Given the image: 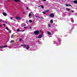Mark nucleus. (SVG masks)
<instances>
[{
    "mask_svg": "<svg viewBox=\"0 0 77 77\" xmlns=\"http://www.w3.org/2000/svg\"><path fill=\"white\" fill-rule=\"evenodd\" d=\"M35 17H38V16H35Z\"/></svg>",
    "mask_w": 77,
    "mask_h": 77,
    "instance_id": "obj_37",
    "label": "nucleus"
},
{
    "mask_svg": "<svg viewBox=\"0 0 77 77\" xmlns=\"http://www.w3.org/2000/svg\"><path fill=\"white\" fill-rule=\"evenodd\" d=\"M10 19H11V20H12V17H11V18H10Z\"/></svg>",
    "mask_w": 77,
    "mask_h": 77,
    "instance_id": "obj_33",
    "label": "nucleus"
},
{
    "mask_svg": "<svg viewBox=\"0 0 77 77\" xmlns=\"http://www.w3.org/2000/svg\"><path fill=\"white\" fill-rule=\"evenodd\" d=\"M13 42H14V41L11 40V43H13Z\"/></svg>",
    "mask_w": 77,
    "mask_h": 77,
    "instance_id": "obj_19",
    "label": "nucleus"
},
{
    "mask_svg": "<svg viewBox=\"0 0 77 77\" xmlns=\"http://www.w3.org/2000/svg\"><path fill=\"white\" fill-rule=\"evenodd\" d=\"M20 30L19 29H17V32H20Z\"/></svg>",
    "mask_w": 77,
    "mask_h": 77,
    "instance_id": "obj_22",
    "label": "nucleus"
},
{
    "mask_svg": "<svg viewBox=\"0 0 77 77\" xmlns=\"http://www.w3.org/2000/svg\"><path fill=\"white\" fill-rule=\"evenodd\" d=\"M22 40V38L20 39V40H19L20 42H21V41Z\"/></svg>",
    "mask_w": 77,
    "mask_h": 77,
    "instance_id": "obj_24",
    "label": "nucleus"
},
{
    "mask_svg": "<svg viewBox=\"0 0 77 77\" xmlns=\"http://www.w3.org/2000/svg\"><path fill=\"white\" fill-rule=\"evenodd\" d=\"M26 9H29V8H28V7H27V8H26Z\"/></svg>",
    "mask_w": 77,
    "mask_h": 77,
    "instance_id": "obj_36",
    "label": "nucleus"
},
{
    "mask_svg": "<svg viewBox=\"0 0 77 77\" xmlns=\"http://www.w3.org/2000/svg\"><path fill=\"white\" fill-rule=\"evenodd\" d=\"M41 7L42 8V9H44V6L42 5Z\"/></svg>",
    "mask_w": 77,
    "mask_h": 77,
    "instance_id": "obj_20",
    "label": "nucleus"
},
{
    "mask_svg": "<svg viewBox=\"0 0 77 77\" xmlns=\"http://www.w3.org/2000/svg\"><path fill=\"white\" fill-rule=\"evenodd\" d=\"M38 7H40L39 6H38Z\"/></svg>",
    "mask_w": 77,
    "mask_h": 77,
    "instance_id": "obj_44",
    "label": "nucleus"
},
{
    "mask_svg": "<svg viewBox=\"0 0 77 77\" xmlns=\"http://www.w3.org/2000/svg\"><path fill=\"white\" fill-rule=\"evenodd\" d=\"M15 18L16 20H18L21 19V18L20 17H16Z\"/></svg>",
    "mask_w": 77,
    "mask_h": 77,
    "instance_id": "obj_4",
    "label": "nucleus"
},
{
    "mask_svg": "<svg viewBox=\"0 0 77 77\" xmlns=\"http://www.w3.org/2000/svg\"><path fill=\"white\" fill-rule=\"evenodd\" d=\"M66 6H70L71 7H72V5H68L67 4H66Z\"/></svg>",
    "mask_w": 77,
    "mask_h": 77,
    "instance_id": "obj_10",
    "label": "nucleus"
},
{
    "mask_svg": "<svg viewBox=\"0 0 77 77\" xmlns=\"http://www.w3.org/2000/svg\"><path fill=\"white\" fill-rule=\"evenodd\" d=\"M26 27H24V29H26Z\"/></svg>",
    "mask_w": 77,
    "mask_h": 77,
    "instance_id": "obj_38",
    "label": "nucleus"
},
{
    "mask_svg": "<svg viewBox=\"0 0 77 77\" xmlns=\"http://www.w3.org/2000/svg\"><path fill=\"white\" fill-rule=\"evenodd\" d=\"M21 26L22 27H24V26H26V24L25 23H22L21 25Z\"/></svg>",
    "mask_w": 77,
    "mask_h": 77,
    "instance_id": "obj_6",
    "label": "nucleus"
},
{
    "mask_svg": "<svg viewBox=\"0 0 77 77\" xmlns=\"http://www.w3.org/2000/svg\"><path fill=\"white\" fill-rule=\"evenodd\" d=\"M14 21H15V19H14Z\"/></svg>",
    "mask_w": 77,
    "mask_h": 77,
    "instance_id": "obj_43",
    "label": "nucleus"
},
{
    "mask_svg": "<svg viewBox=\"0 0 77 77\" xmlns=\"http://www.w3.org/2000/svg\"><path fill=\"white\" fill-rule=\"evenodd\" d=\"M14 1L16 2H20V0H14Z\"/></svg>",
    "mask_w": 77,
    "mask_h": 77,
    "instance_id": "obj_9",
    "label": "nucleus"
},
{
    "mask_svg": "<svg viewBox=\"0 0 77 77\" xmlns=\"http://www.w3.org/2000/svg\"><path fill=\"white\" fill-rule=\"evenodd\" d=\"M5 23H8V22H7L6 21H5Z\"/></svg>",
    "mask_w": 77,
    "mask_h": 77,
    "instance_id": "obj_40",
    "label": "nucleus"
},
{
    "mask_svg": "<svg viewBox=\"0 0 77 77\" xmlns=\"http://www.w3.org/2000/svg\"><path fill=\"white\" fill-rule=\"evenodd\" d=\"M42 36H43V33H42V34L40 35H39L38 36V38L39 39L40 38H42Z\"/></svg>",
    "mask_w": 77,
    "mask_h": 77,
    "instance_id": "obj_3",
    "label": "nucleus"
},
{
    "mask_svg": "<svg viewBox=\"0 0 77 77\" xmlns=\"http://www.w3.org/2000/svg\"><path fill=\"white\" fill-rule=\"evenodd\" d=\"M3 15H4V16H7V14H6V13H3Z\"/></svg>",
    "mask_w": 77,
    "mask_h": 77,
    "instance_id": "obj_8",
    "label": "nucleus"
},
{
    "mask_svg": "<svg viewBox=\"0 0 77 77\" xmlns=\"http://www.w3.org/2000/svg\"><path fill=\"white\" fill-rule=\"evenodd\" d=\"M3 25H4V26H6V24H3Z\"/></svg>",
    "mask_w": 77,
    "mask_h": 77,
    "instance_id": "obj_31",
    "label": "nucleus"
},
{
    "mask_svg": "<svg viewBox=\"0 0 77 77\" xmlns=\"http://www.w3.org/2000/svg\"><path fill=\"white\" fill-rule=\"evenodd\" d=\"M38 31H39V32H40L41 33H43V32H42V30H39Z\"/></svg>",
    "mask_w": 77,
    "mask_h": 77,
    "instance_id": "obj_16",
    "label": "nucleus"
},
{
    "mask_svg": "<svg viewBox=\"0 0 77 77\" xmlns=\"http://www.w3.org/2000/svg\"><path fill=\"white\" fill-rule=\"evenodd\" d=\"M27 46L26 47V49H29V48H30V46L29 45H26Z\"/></svg>",
    "mask_w": 77,
    "mask_h": 77,
    "instance_id": "obj_5",
    "label": "nucleus"
},
{
    "mask_svg": "<svg viewBox=\"0 0 77 77\" xmlns=\"http://www.w3.org/2000/svg\"><path fill=\"white\" fill-rule=\"evenodd\" d=\"M29 22L30 23H32V20H29Z\"/></svg>",
    "mask_w": 77,
    "mask_h": 77,
    "instance_id": "obj_15",
    "label": "nucleus"
},
{
    "mask_svg": "<svg viewBox=\"0 0 77 77\" xmlns=\"http://www.w3.org/2000/svg\"><path fill=\"white\" fill-rule=\"evenodd\" d=\"M0 27H2V25H0Z\"/></svg>",
    "mask_w": 77,
    "mask_h": 77,
    "instance_id": "obj_41",
    "label": "nucleus"
},
{
    "mask_svg": "<svg viewBox=\"0 0 77 77\" xmlns=\"http://www.w3.org/2000/svg\"><path fill=\"white\" fill-rule=\"evenodd\" d=\"M43 1H44V2H46V0H42Z\"/></svg>",
    "mask_w": 77,
    "mask_h": 77,
    "instance_id": "obj_30",
    "label": "nucleus"
},
{
    "mask_svg": "<svg viewBox=\"0 0 77 77\" xmlns=\"http://www.w3.org/2000/svg\"><path fill=\"white\" fill-rule=\"evenodd\" d=\"M49 16L50 17H51V18H53V17H54V15L53 13H51L50 14Z\"/></svg>",
    "mask_w": 77,
    "mask_h": 77,
    "instance_id": "obj_2",
    "label": "nucleus"
},
{
    "mask_svg": "<svg viewBox=\"0 0 77 77\" xmlns=\"http://www.w3.org/2000/svg\"><path fill=\"white\" fill-rule=\"evenodd\" d=\"M6 29H7V30H9V28H8V27H6Z\"/></svg>",
    "mask_w": 77,
    "mask_h": 77,
    "instance_id": "obj_23",
    "label": "nucleus"
},
{
    "mask_svg": "<svg viewBox=\"0 0 77 77\" xmlns=\"http://www.w3.org/2000/svg\"><path fill=\"white\" fill-rule=\"evenodd\" d=\"M51 23H53V21L52 20H51L50 21Z\"/></svg>",
    "mask_w": 77,
    "mask_h": 77,
    "instance_id": "obj_17",
    "label": "nucleus"
},
{
    "mask_svg": "<svg viewBox=\"0 0 77 77\" xmlns=\"http://www.w3.org/2000/svg\"><path fill=\"white\" fill-rule=\"evenodd\" d=\"M0 21H1V22H2V20H0Z\"/></svg>",
    "mask_w": 77,
    "mask_h": 77,
    "instance_id": "obj_42",
    "label": "nucleus"
},
{
    "mask_svg": "<svg viewBox=\"0 0 77 77\" xmlns=\"http://www.w3.org/2000/svg\"><path fill=\"white\" fill-rule=\"evenodd\" d=\"M21 46H24V47H26V46H27V45L25 44H24L23 45L21 44Z\"/></svg>",
    "mask_w": 77,
    "mask_h": 77,
    "instance_id": "obj_12",
    "label": "nucleus"
},
{
    "mask_svg": "<svg viewBox=\"0 0 77 77\" xmlns=\"http://www.w3.org/2000/svg\"><path fill=\"white\" fill-rule=\"evenodd\" d=\"M66 10L67 11H70V9H68V8H66Z\"/></svg>",
    "mask_w": 77,
    "mask_h": 77,
    "instance_id": "obj_14",
    "label": "nucleus"
},
{
    "mask_svg": "<svg viewBox=\"0 0 77 77\" xmlns=\"http://www.w3.org/2000/svg\"><path fill=\"white\" fill-rule=\"evenodd\" d=\"M25 14V12H23V14Z\"/></svg>",
    "mask_w": 77,
    "mask_h": 77,
    "instance_id": "obj_34",
    "label": "nucleus"
},
{
    "mask_svg": "<svg viewBox=\"0 0 77 77\" xmlns=\"http://www.w3.org/2000/svg\"><path fill=\"white\" fill-rule=\"evenodd\" d=\"M48 34L49 35H51V32H50L48 31Z\"/></svg>",
    "mask_w": 77,
    "mask_h": 77,
    "instance_id": "obj_11",
    "label": "nucleus"
},
{
    "mask_svg": "<svg viewBox=\"0 0 77 77\" xmlns=\"http://www.w3.org/2000/svg\"><path fill=\"white\" fill-rule=\"evenodd\" d=\"M42 13L43 14H44L45 15V14H46V13L45 12L43 11Z\"/></svg>",
    "mask_w": 77,
    "mask_h": 77,
    "instance_id": "obj_18",
    "label": "nucleus"
},
{
    "mask_svg": "<svg viewBox=\"0 0 77 77\" xmlns=\"http://www.w3.org/2000/svg\"><path fill=\"white\" fill-rule=\"evenodd\" d=\"M71 21H72V23H74V21H73V20H71Z\"/></svg>",
    "mask_w": 77,
    "mask_h": 77,
    "instance_id": "obj_28",
    "label": "nucleus"
},
{
    "mask_svg": "<svg viewBox=\"0 0 77 77\" xmlns=\"http://www.w3.org/2000/svg\"><path fill=\"white\" fill-rule=\"evenodd\" d=\"M11 37L12 38V37H14V35H12Z\"/></svg>",
    "mask_w": 77,
    "mask_h": 77,
    "instance_id": "obj_26",
    "label": "nucleus"
},
{
    "mask_svg": "<svg viewBox=\"0 0 77 77\" xmlns=\"http://www.w3.org/2000/svg\"><path fill=\"white\" fill-rule=\"evenodd\" d=\"M25 30H23L22 31V32H24V31H25Z\"/></svg>",
    "mask_w": 77,
    "mask_h": 77,
    "instance_id": "obj_35",
    "label": "nucleus"
},
{
    "mask_svg": "<svg viewBox=\"0 0 77 77\" xmlns=\"http://www.w3.org/2000/svg\"><path fill=\"white\" fill-rule=\"evenodd\" d=\"M9 32L10 33H11V30H10V31Z\"/></svg>",
    "mask_w": 77,
    "mask_h": 77,
    "instance_id": "obj_32",
    "label": "nucleus"
},
{
    "mask_svg": "<svg viewBox=\"0 0 77 77\" xmlns=\"http://www.w3.org/2000/svg\"><path fill=\"white\" fill-rule=\"evenodd\" d=\"M34 33L35 35H38V34L39 33V31H35L34 32Z\"/></svg>",
    "mask_w": 77,
    "mask_h": 77,
    "instance_id": "obj_1",
    "label": "nucleus"
},
{
    "mask_svg": "<svg viewBox=\"0 0 77 77\" xmlns=\"http://www.w3.org/2000/svg\"><path fill=\"white\" fill-rule=\"evenodd\" d=\"M74 11H71V12H72V13H73L74 12Z\"/></svg>",
    "mask_w": 77,
    "mask_h": 77,
    "instance_id": "obj_29",
    "label": "nucleus"
},
{
    "mask_svg": "<svg viewBox=\"0 0 77 77\" xmlns=\"http://www.w3.org/2000/svg\"><path fill=\"white\" fill-rule=\"evenodd\" d=\"M38 18H40V17H38Z\"/></svg>",
    "mask_w": 77,
    "mask_h": 77,
    "instance_id": "obj_39",
    "label": "nucleus"
},
{
    "mask_svg": "<svg viewBox=\"0 0 77 77\" xmlns=\"http://www.w3.org/2000/svg\"><path fill=\"white\" fill-rule=\"evenodd\" d=\"M49 27H51V25L50 24H49Z\"/></svg>",
    "mask_w": 77,
    "mask_h": 77,
    "instance_id": "obj_27",
    "label": "nucleus"
},
{
    "mask_svg": "<svg viewBox=\"0 0 77 77\" xmlns=\"http://www.w3.org/2000/svg\"><path fill=\"white\" fill-rule=\"evenodd\" d=\"M73 2L74 3H77V0H75L73 1Z\"/></svg>",
    "mask_w": 77,
    "mask_h": 77,
    "instance_id": "obj_13",
    "label": "nucleus"
},
{
    "mask_svg": "<svg viewBox=\"0 0 77 77\" xmlns=\"http://www.w3.org/2000/svg\"><path fill=\"white\" fill-rule=\"evenodd\" d=\"M48 11H49L48 10H45L46 12H48Z\"/></svg>",
    "mask_w": 77,
    "mask_h": 77,
    "instance_id": "obj_25",
    "label": "nucleus"
},
{
    "mask_svg": "<svg viewBox=\"0 0 77 77\" xmlns=\"http://www.w3.org/2000/svg\"><path fill=\"white\" fill-rule=\"evenodd\" d=\"M32 14H29V17H31V16Z\"/></svg>",
    "mask_w": 77,
    "mask_h": 77,
    "instance_id": "obj_21",
    "label": "nucleus"
},
{
    "mask_svg": "<svg viewBox=\"0 0 77 77\" xmlns=\"http://www.w3.org/2000/svg\"><path fill=\"white\" fill-rule=\"evenodd\" d=\"M4 47H8V46L7 45H5L2 47H0V48H4Z\"/></svg>",
    "mask_w": 77,
    "mask_h": 77,
    "instance_id": "obj_7",
    "label": "nucleus"
}]
</instances>
